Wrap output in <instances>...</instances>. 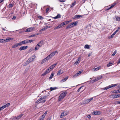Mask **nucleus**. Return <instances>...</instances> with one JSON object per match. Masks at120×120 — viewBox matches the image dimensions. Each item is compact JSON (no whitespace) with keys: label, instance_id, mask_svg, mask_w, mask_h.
<instances>
[{"label":"nucleus","instance_id":"28","mask_svg":"<svg viewBox=\"0 0 120 120\" xmlns=\"http://www.w3.org/2000/svg\"><path fill=\"white\" fill-rule=\"evenodd\" d=\"M51 71V70L50 69H49V68L48 69L46 70L45 72L47 74L49 73Z\"/></svg>","mask_w":120,"mask_h":120},{"label":"nucleus","instance_id":"48","mask_svg":"<svg viewBox=\"0 0 120 120\" xmlns=\"http://www.w3.org/2000/svg\"><path fill=\"white\" fill-rule=\"evenodd\" d=\"M118 90H114L112 91V93H118Z\"/></svg>","mask_w":120,"mask_h":120},{"label":"nucleus","instance_id":"54","mask_svg":"<svg viewBox=\"0 0 120 120\" xmlns=\"http://www.w3.org/2000/svg\"><path fill=\"white\" fill-rule=\"evenodd\" d=\"M47 97V96H45L43 97H41V98L42 100L44 99H45Z\"/></svg>","mask_w":120,"mask_h":120},{"label":"nucleus","instance_id":"3","mask_svg":"<svg viewBox=\"0 0 120 120\" xmlns=\"http://www.w3.org/2000/svg\"><path fill=\"white\" fill-rule=\"evenodd\" d=\"M28 47L27 46H22L19 48V50L20 51L24 50L27 49Z\"/></svg>","mask_w":120,"mask_h":120},{"label":"nucleus","instance_id":"51","mask_svg":"<svg viewBox=\"0 0 120 120\" xmlns=\"http://www.w3.org/2000/svg\"><path fill=\"white\" fill-rule=\"evenodd\" d=\"M117 52L116 50H115L112 53V56H114L115 55V54Z\"/></svg>","mask_w":120,"mask_h":120},{"label":"nucleus","instance_id":"39","mask_svg":"<svg viewBox=\"0 0 120 120\" xmlns=\"http://www.w3.org/2000/svg\"><path fill=\"white\" fill-rule=\"evenodd\" d=\"M75 3L74 2V3H72V4L71 6V8H72L73 7L75 4Z\"/></svg>","mask_w":120,"mask_h":120},{"label":"nucleus","instance_id":"21","mask_svg":"<svg viewBox=\"0 0 120 120\" xmlns=\"http://www.w3.org/2000/svg\"><path fill=\"white\" fill-rule=\"evenodd\" d=\"M60 17H61L60 15V14H58L56 16L54 17H53V18L54 19H57L59 18H60Z\"/></svg>","mask_w":120,"mask_h":120},{"label":"nucleus","instance_id":"45","mask_svg":"<svg viewBox=\"0 0 120 120\" xmlns=\"http://www.w3.org/2000/svg\"><path fill=\"white\" fill-rule=\"evenodd\" d=\"M63 116H64V112H63L61 114V116H60V118H62L63 117Z\"/></svg>","mask_w":120,"mask_h":120},{"label":"nucleus","instance_id":"36","mask_svg":"<svg viewBox=\"0 0 120 120\" xmlns=\"http://www.w3.org/2000/svg\"><path fill=\"white\" fill-rule=\"evenodd\" d=\"M42 100L41 99V98H40V99H39L37 101H36L35 103H37L38 102L39 103L40 101H41Z\"/></svg>","mask_w":120,"mask_h":120},{"label":"nucleus","instance_id":"13","mask_svg":"<svg viewBox=\"0 0 120 120\" xmlns=\"http://www.w3.org/2000/svg\"><path fill=\"white\" fill-rule=\"evenodd\" d=\"M63 73V71L61 70H59L58 71L57 73V75H60Z\"/></svg>","mask_w":120,"mask_h":120},{"label":"nucleus","instance_id":"16","mask_svg":"<svg viewBox=\"0 0 120 120\" xmlns=\"http://www.w3.org/2000/svg\"><path fill=\"white\" fill-rule=\"evenodd\" d=\"M111 88L110 87V85L107 86H106L105 87L103 88L102 89H103V90H107L109 88Z\"/></svg>","mask_w":120,"mask_h":120},{"label":"nucleus","instance_id":"56","mask_svg":"<svg viewBox=\"0 0 120 120\" xmlns=\"http://www.w3.org/2000/svg\"><path fill=\"white\" fill-rule=\"evenodd\" d=\"M83 87V86H81L80 87H79V88L78 89V90L77 92H79V91Z\"/></svg>","mask_w":120,"mask_h":120},{"label":"nucleus","instance_id":"7","mask_svg":"<svg viewBox=\"0 0 120 120\" xmlns=\"http://www.w3.org/2000/svg\"><path fill=\"white\" fill-rule=\"evenodd\" d=\"M67 94V92L66 91H65V92L60 94V95H61V96L63 97V98H64Z\"/></svg>","mask_w":120,"mask_h":120},{"label":"nucleus","instance_id":"4","mask_svg":"<svg viewBox=\"0 0 120 120\" xmlns=\"http://www.w3.org/2000/svg\"><path fill=\"white\" fill-rule=\"evenodd\" d=\"M36 57V56L35 55L32 56L30 57L29 59H28V61L30 60V62H32L33 61L34 59Z\"/></svg>","mask_w":120,"mask_h":120},{"label":"nucleus","instance_id":"59","mask_svg":"<svg viewBox=\"0 0 120 120\" xmlns=\"http://www.w3.org/2000/svg\"><path fill=\"white\" fill-rule=\"evenodd\" d=\"M82 71H78L77 73L79 75L82 72Z\"/></svg>","mask_w":120,"mask_h":120},{"label":"nucleus","instance_id":"35","mask_svg":"<svg viewBox=\"0 0 120 120\" xmlns=\"http://www.w3.org/2000/svg\"><path fill=\"white\" fill-rule=\"evenodd\" d=\"M112 63L110 62L107 65V67H109L110 66L112 65Z\"/></svg>","mask_w":120,"mask_h":120},{"label":"nucleus","instance_id":"10","mask_svg":"<svg viewBox=\"0 0 120 120\" xmlns=\"http://www.w3.org/2000/svg\"><path fill=\"white\" fill-rule=\"evenodd\" d=\"M57 64V63H56L55 64H54L52 65H51V66H50V67L49 68V69H50L51 70L52 69H53L55 67V66Z\"/></svg>","mask_w":120,"mask_h":120},{"label":"nucleus","instance_id":"14","mask_svg":"<svg viewBox=\"0 0 120 120\" xmlns=\"http://www.w3.org/2000/svg\"><path fill=\"white\" fill-rule=\"evenodd\" d=\"M48 26H45L42 29H41L40 30H39V31L40 32H41V31H44L45 29H47L48 28Z\"/></svg>","mask_w":120,"mask_h":120},{"label":"nucleus","instance_id":"43","mask_svg":"<svg viewBox=\"0 0 120 120\" xmlns=\"http://www.w3.org/2000/svg\"><path fill=\"white\" fill-rule=\"evenodd\" d=\"M36 36V35H35V34H32V35H31L29 36L28 37L29 38H31V37H34V36Z\"/></svg>","mask_w":120,"mask_h":120},{"label":"nucleus","instance_id":"53","mask_svg":"<svg viewBox=\"0 0 120 120\" xmlns=\"http://www.w3.org/2000/svg\"><path fill=\"white\" fill-rule=\"evenodd\" d=\"M47 73L45 71V72L42 74L41 75V76H43L46 75Z\"/></svg>","mask_w":120,"mask_h":120},{"label":"nucleus","instance_id":"58","mask_svg":"<svg viewBox=\"0 0 120 120\" xmlns=\"http://www.w3.org/2000/svg\"><path fill=\"white\" fill-rule=\"evenodd\" d=\"M111 8H111V6L110 7L108 6L106 10H107L110 9Z\"/></svg>","mask_w":120,"mask_h":120},{"label":"nucleus","instance_id":"64","mask_svg":"<svg viewBox=\"0 0 120 120\" xmlns=\"http://www.w3.org/2000/svg\"><path fill=\"white\" fill-rule=\"evenodd\" d=\"M49 10V8H47L46 10V13H47Z\"/></svg>","mask_w":120,"mask_h":120},{"label":"nucleus","instance_id":"2","mask_svg":"<svg viewBox=\"0 0 120 120\" xmlns=\"http://www.w3.org/2000/svg\"><path fill=\"white\" fill-rule=\"evenodd\" d=\"M101 113V112L100 111H95L92 112V114L93 115H99Z\"/></svg>","mask_w":120,"mask_h":120},{"label":"nucleus","instance_id":"30","mask_svg":"<svg viewBox=\"0 0 120 120\" xmlns=\"http://www.w3.org/2000/svg\"><path fill=\"white\" fill-rule=\"evenodd\" d=\"M10 105V103H8L7 104L4 105V108L7 107L9 106Z\"/></svg>","mask_w":120,"mask_h":120},{"label":"nucleus","instance_id":"27","mask_svg":"<svg viewBox=\"0 0 120 120\" xmlns=\"http://www.w3.org/2000/svg\"><path fill=\"white\" fill-rule=\"evenodd\" d=\"M84 48L85 49H90V46L88 45H85Z\"/></svg>","mask_w":120,"mask_h":120},{"label":"nucleus","instance_id":"6","mask_svg":"<svg viewBox=\"0 0 120 120\" xmlns=\"http://www.w3.org/2000/svg\"><path fill=\"white\" fill-rule=\"evenodd\" d=\"M67 94V92L66 91H65V92L60 94V95H61V96L63 97V98H64Z\"/></svg>","mask_w":120,"mask_h":120},{"label":"nucleus","instance_id":"24","mask_svg":"<svg viewBox=\"0 0 120 120\" xmlns=\"http://www.w3.org/2000/svg\"><path fill=\"white\" fill-rule=\"evenodd\" d=\"M116 34V33H115V32H114L113 34H112V35H111V36H109V38H112L113 36H114Z\"/></svg>","mask_w":120,"mask_h":120},{"label":"nucleus","instance_id":"19","mask_svg":"<svg viewBox=\"0 0 120 120\" xmlns=\"http://www.w3.org/2000/svg\"><path fill=\"white\" fill-rule=\"evenodd\" d=\"M61 96V95H60L59 96L58 98V101H60L62 99H63L64 98H63V97Z\"/></svg>","mask_w":120,"mask_h":120},{"label":"nucleus","instance_id":"22","mask_svg":"<svg viewBox=\"0 0 120 120\" xmlns=\"http://www.w3.org/2000/svg\"><path fill=\"white\" fill-rule=\"evenodd\" d=\"M15 46L16 47L19 46H20L22 45L21 42L15 44Z\"/></svg>","mask_w":120,"mask_h":120},{"label":"nucleus","instance_id":"60","mask_svg":"<svg viewBox=\"0 0 120 120\" xmlns=\"http://www.w3.org/2000/svg\"><path fill=\"white\" fill-rule=\"evenodd\" d=\"M71 28L70 27V25H68L67 26H66V29H68L69 28Z\"/></svg>","mask_w":120,"mask_h":120},{"label":"nucleus","instance_id":"15","mask_svg":"<svg viewBox=\"0 0 120 120\" xmlns=\"http://www.w3.org/2000/svg\"><path fill=\"white\" fill-rule=\"evenodd\" d=\"M68 77L67 76L65 78H64V79H62L61 81V82H65L68 78Z\"/></svg>","mask_w":120,"mask_h":120},{"label":"nucleus","instance_id":"41","mask_svg":"<svg viewBox=\"0 0 120 120\" xmlns=\"http://www.w3.org/2000/svg\"><path fill=\"white\" fill-rule=\"evenodd\" d=\"M117 84H115L112 85H110L111 88V87H114L116 86H117Z\"/></svg>","mask_w":120,"mask_h":120},{"label":"nucleus","instance_id":"20","mask_svg":"<svg viewBox=\"0 0 120 120\" xmlns=\"http://www.w3.org/2000/svg\"><path fill=\"white\" fill-rule=\"evenodd\" d=\"M47 59H46V58L45 59H43L42 62L41 63V64H42L43 63H45L47 61H48V60H47Z\"/></svg>","mask_w":120,"mask_h":120},{"label":"nucleus","instance_id":"49","mask_svg":"<svg viewBox=\"0 0 120 120\" xmlns=\"http://www.w3.org/2000/svg\"><path fill=\"white\" fill-rule=\"evenodd\" d=\"M63 22L61 23V24H60L59 25V26H60V27H61L63 26L64 25H64V24L63 23Z\"/></svg>","mask_w":120,"mask_h":120},{"label":"nucleus","instance_id":"23","mask_svg":"<svg viewBox=\"0 0 120 120\" xmlns=\"http://www.w3.org/2000/svg\"><path fill=\"white\" fill-rule=\"evenodd\" d=\"M54 75V74L53 72H52L50 75V76L49 77V79H51L53 77Z\"/></svg>","mask_w":120,"mask_h":120},{"label":"nucleus","instance_id":"62","mask_svg":"<svg viewBox=\"0 0 120 120\" xmlns=\"http://www.w3.org/2000/svg\"><path fill=\"white\" fill-rule=\"evenodd\" d=\"M8 6L9 8H12L13 6V5L12 4H10Z\"/></svg>","mask_w":120,"mask_h":120},{"label":"nucleus","instance_id":"38","mask_svg":"<svg viewBox=\"0 0 120 120\" xmlns=\"http://www.w3.org/2000/svg\"><path fill=\"white\" fill-rule=\"evenodd\" d=\"M43 43V41H40L37 44L39 45H41V46L42 45V44Z\"/></svg>","mask_w":120,"mask_h":120},{"label":"nucleus","instance_id":"11","mask_svg":"<svg viewBox=\"0 0 120 120\" xmlns=\"http://www.w3.org/2000/svg\"><path fill=\"white\" fill-rule=\"evenodd\" d=\"M57 52V51H55L52 52L49 55L52 57Z\"/></svg>","mask_w":120,"mask_h":120},{"label":"nucleus","instance_id":"25","mask_svg":"<svg viewBox=\"0 0 120 120\" xmlns=\"http://www.w3.org/2000/svg\"><path fill=\"white\" fill-rule=\"evenodd\" d=\"M71 21H65L63 22V23H64V25H66L69 23Z\"/></svg>","mask_w":120,"mask_h":120},{"label":"nucleus","instance_id":"32","mask_svg":"<svg viewBox=\"0 0 120 120\" xmlns=\"http://www.w3.org/2000/svg\"><path fill=\"white\" fill-rule=\"evenodd\" d=\"M78 22H74L72 23L73 24V25L74 26H76L77 25V23Z\"/></svg>","mask_w":120,"mask_h":120},{"label":"nucleus","instance_id":"5","mask_svg":"<svg viewBox=\"0 0 120 120\" xmlns=\"http://www.w3.org/2000/svg\"><path fill=\"white\" fill-rule=\"evenodd\" d=\"M81 59V57H79L76 60V62L74 64L76 65H77L80 62Z\"/></svg>","mask_w":120,"mask_h":120},{"label":"nucleus","instance_id":"46","mask_svg":"<svg viewBox=\"0 0 120 120\" xmlns=\"http://www.w3.org/2000/svg\"><path fill=\"white\" fill-rule=\"evenodd\" d=\"M48 111H46L44 114L42 115L43 116H44L45 117V116L47 114V113Z\"/></svg>","mask_w":120,"mask_h":120},{"label":"nucleus","instance_id":"29","mask_svg":"<svg viewBox=\"0 0 120 120\" xmlns=\"http://www.w3.org/2000/svg\"><path fill=\"white\" fill-rule=\"evenodd\" d=\"M20 118L18 116L14 117L13 119V120H18Z\"/></svg>","mask_w":120,"mask_h":120},{"label":"nucleus","instance_id":"40","mask_svg":"<svg viewBox=\"0 0 120 120\" xmlns=\"http://www.w3.org/2000/svg\"><path fill=\"white\" fill-rule=\"evenodd\" d=\"M38 18L40 19L41 20H42L44 19L43 18L42 16H38Z\"/></svg>","mask_w":120,"mask_h":120},{"label":"nucleus","instance_id":"9","mask_svg":"<svg viewBox=\"0 0 120 120\" xmlns=\"http://www.w3.org/2000/svg\"><path fill=\"white\" fill-rule=\"evenodd\" d=\"M41 47V45H39L37 44V45L36 46L35 48V50L36 51L38 50L39 49V48Z\"/></svg>","mask_w":120,"mask_h":120},{"label":"nucleus","instance_id":"63","mask_svg":"<svg viewBox=\"0 0 120 120\" xmlns=\"http://www.w3.org/2000/svg\"><path fill=\"white\" fill-rule=\"evenodd\" d=\"M70 27H72L74 26L73 25V24L72 23H71L70 24Z\"/></svg>","mask_w":120,"mask_h":120},{"label":"nucleus","instance_id":"55","mask_svg":"<svg viewBox=\"0 0 120 120\" xmlns=\"http://www.w3.org/2000/svg\"><path fill=\"white\" fill-rule=\"evenodd\" d=\"M4 108L3 106L0 107V111L4 109Z\"/></svg>","mask_w":120,"mask_h":120},{"label":"nucleus","instance_id":"42","mask_svg":"<svg viewBox=\"0 0 120 120\" xmlns=\"http://www.w3.org/2000/svg\"><path fill=\"white\" fill-rule=\"evenodd\" d=\"M46 101V100L45 99L44 100H43L42 101H40L39 103H44Z\"/></svg>","mask_w":120,"mask_h":120},{"label":"nucleus","instance_id":"50","mask_svg":"<svg viewBox=\"0 0 120 120\" xmlns=\"http://www.w3.org/2000/svg\"><path fill=\"white\" fill-rule=\"evenodd\" d=\"M116 3H114L111 6V8H113L114 6L116 5Z\"/></svg>","mask_w":120,"mask_h":120},{"label":"nucleus","instance_id":"34","mask_svg":"<svg viewBox=\"0 0 120 120\" xmlns=\"http://www.w3.org/2000/svg\"><path fill=\"white\" fill-rule=\"evenodd\" d=\"M51 57L49 55L48 56L46 57V59H47V60H49L50 58H51Z\"/></svg>","mask_w":120,"mask_h":120},{"label":"nucleus","instance_id":"33","mask_svg":"<svg viewBox=\"0 0 120 120\" xmlns=\"http://www.w3.org/2000/svg\"><path fill=\"white\" fill-rule=\"evenodd\" d=\"M82 17V15H76V17L77 18V19H79L80 18V17Z\"/></svg>","mask_w":120,"mask_h":120},{"label":"nucleus","instance_id":"37","mask_svg":"<svg viewBox=\"0 0 120 120\" xmlns=\"http://www.w3.org/2000/svg\"><path fill=\"white\" fill-rule=\"evenodd\" d=\"M60 26H59V25L58 26H56L54 28V30H56L57 29H58L60 28Z\"/></svg>","mask_w":120,"mask_h":120},{"label":"nucleus","instance_id":"47","mask_svg":"<svg viewBox=\"0 0 120 120\" xmlns=\"http://www.w3.org/2000/svg\"><path fill=\"white\" fill-rule=\"evenodd\" d=\"M78 75L77 73H76L75 75H74L73 76V77L74 78H75L76 77H77L78 76Z\"/></svg>","mask_w":120,"mask_h":120},{"label":"nucleus","instance_id":"8","mask_svg":"<svg viewBox=\"0 0 120 120\" xmlns=\"http://www.w3.org/2000/svg\"><path fill=\"white\" fill-rule=\"evenodd\" d=\"M33 30V28L32 27L26 29L25 31L26 32H30L32 31Z\"/></svg>","mask_w":120,"mask_h":120},{"label":"nucleus","instance_id":"61","mask_svg":"<svg viewBox=\"0 0 120 120\" xmlns=\"http://www.w3.org/2000/svg\"><path fill=\"white\" fill-rule=\"evenodd\" d=\"M4 39H1L0 40V41L1 42H5V41H4Z\"/></svg>","mask_w":120,"mask_h":120},{"label":"nucleus","instance_id":"31","mask_svg":"<svg viewBox=\"0 0 120 120\" xmlns=\"http://www.w3.org/2000/svg\"><path fill=\"white\" fill-rule=\"evenodd\" d=\"M100 68H101L100 67H98L97 68H94V70L95 71H97Z\"/></svg>","mask_w":120,"mask_h":120},{"label":"nucleus","instance_id":"17","mask_svg":"<svg viewBox=\"0 0 120 120\" xmlns=\"http://www.w3.org/2000/svg\"><path fill=\"white\" fill-rule=\"evenodd\" d=\"M102 75H100L99 77H98L96 78V79H97V81H98V80L101 79L102 78Z\"/></svg>","mask_w":120,"mask_h":120},{"label":"nucleus","instance_id":"18","mask_svg":"<svg viewBox=\"0 0 120 120\" xmlns=\"http://www.w3.org/2000/svg\"><path fill=\"white\" fill-rule=\"evenodd\" d=\"M113 98H115L118 97H120V94H115L114 95H113Z\"/></svg>","mask_w":120,"mask_h":120},{"label":"nucleus","instance_id":"52","mask_svg":"<svg viewBox=\"0 0 120 120\" xmlns=\"http://www.w3.org/2000/svg\"><path fill=\"white\" fill-rule=\"evenodd\" d=\"M45 117L44 116H43V115H42L41 116L40 118L41 119H42V120H43L44 119Z\"/></svg>","mask_w":120,"mask_h":120},{"label":"nucleus","instance_id":"12","mask_svg":"<svg viewBox=\"0 0 120 120\" xmlns=\"http://www.w3.org/2000/svg\"><path fill=\"white\" fill-rule=\"evenodd\" d=\"M13 39V38H11L10 37H8L6 39H5L4 41H5V42H8L9 41H10L11 40H12Z\"/></svg>","mask_w":120,"mask_h":120},{"label":"nucleus","instance_id":"26","mask_svg":"<svg viewBox=\"0 0 120 120\" xmlns=\"http://www.w3.org/2000/svg\"><path fill=\"white\" fill-rule=\"evenodd\" d=\"M57 89V87H50V89L51 90V91H52L53 90H56Z\"/></svg>","mask_w":120,"mask_h":120},{"label":"nucleus","instance_id":"1","mask_svg":"<svg viewBox=\"0 0 120 120\" xmlns=\"http://www.w3.org/2000/svg\"><path fill=\"white\" fill-rule=\"evenodd\" d=\"M34 41V39L30 40L26 39L21 41V42L22 45L23 44H27L29 43H30Z\"/></svg>","mask_w":120,"mask_h":120},{"label":"nucleus","instance_id":"44","mask_svg":"<svg viewBox=\"0 0 120 120\" xmlns=\"http://www.w3.org/2000/svg\"><path fill=\"white\" fill-rule=\"evenodd\" d=\"M116 20L118 21H120V17H117L116 18Z\"/></svg>","mask_w":120,"mask_h":120},{"label":"nucleus","instance_id":"57","mask_svg":"<svg viewBox=\"0 0 120 120\" xmlns=\"http://www.w3.org/2000/svg\"><path fill=\"white\" fill-rule=\"evenodd\" d=\"M120 29V27H118V28L117 29V30L115 32V33H116Z\"/></svg>","mask_w":120,"mask_h":120}]
</instances>
